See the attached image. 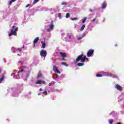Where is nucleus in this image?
I'll return each mask as SVG.
<instances>
[{
  "mask_svg": "<svg viewBox=\"0 0 124 124\" xmlns=\"http://www.w3.org/2000/svg\"><path fill=\"white\" fill-rule=\"evenodd\" d=\"M70 17V14L67 13L66 15V18H69Z\"/></svg>",
  "mask_w": 124,
  "mask_h": 124,
  "instance_id": "nucleus-18",
  "label": "nucleus"
},
{
  "mask_svg": "<svg viewBox=\"0 0 124 124\" xmlns=\"http://www.w3.org/2000/svg\"><path fill=\"white\" fill-rule=\"evenodd\" d=\"M59 54L60 55H61L62 58V61H64V62H66V59H64L65 58H66V53L60 52Z\"/></svg>",
  "mask_w": 124,
  "mask_h": 124,
  "instance_id": "nucleus-3",
  "label": "nucleus"
},
{
  "mask_svg": "<svg viewBox=\"0 0 124 124\" xmlns=\"http://www.w3.org/2000/svg\"><path fill=\"white\" fill-rule=\"evenodd\" d=\"M87 21V17H85L83 20H82V24H85V22Z\"/></svg>",
  "mask_w": 124,
  "mask_h": 124,
  "instance_id": "nucleus-19",
  "label": "nucleus"
},
{
  "mask_svg": "<svg viewBox=\"0 0 124 124\" xmlns=\"http://www.w3.org/2000/svg\"><path fill=\"white\" fill-rule=\"evenodd\" d=\"M112 76H113L114 77H117V75L112 74Z\"/></svg>",
  "mask_w": 124,
  "mask_h": 124,
  "instance_id": "nucleus-35",
  "label": "nucleus"
},
{
  "mask_svg": "<svg viewBox=\"0 0 124 124\" xmlns=\"http://www.w3.org/2000/svg\"><path fill=\"white\" fill-rule=\"evenodd\" d=\"M12 49L14 50V53L15 52V50H15V48L13 47V48H12Z\"/></svg>",
  "mask_w": 124,
  "mask_h": 124,
  "instance_id": "nucleus-34",
  "label": "nucleus"
},
{
  "mask_svg": "<svg viewBox=\"0 0 124 124\" xmlns=\"http://www.w3.org/2000/svg\"><path fill=\"white\" fill-rule=\"evenodd\" d=\"M117 124H122V123H120V122H118V123H117Z\"/></svg>",
  "mask_w": 124,
  "mask_h": 124,
  "instance_id": "nucleus-42",
  "label": "nucleus"
},
{
  "mask_svg": "<svg viewBox=\"0 0 124 124\" xmlns=\"http://www.w3.org/2000/svg\"><path fill=\"white\" fill-rule=\"evenodd\" d=\"M61 64H62V65H65V66H67V67L68 66V65L66 64V63L64 62H61Z\"/></svg>",
  "mask_w": 124,
  "mask_h": 124,
  "instance_id": "nucleus-17",
  "label": "nucleus"
},
{
  "mask_svg": "<svg viewBox=\"0 0 124 124\" xmlns=\"http://www.w3.org/2000/svg\"><path fill=\"white\" fill-rule=\"evenodd\" d=\"M16 51H18L19 53H21L22 52V48H17Z\"/></svg>",
  "mask_w": 124,
  "mask_h": 124,
  "instance_id": "nucleus-22",
  "label": "nucleus"
},
{
  "mask_svg": "<svg viewBox=\"0 0 124 124\" xmlns=\"http://www.w3.org/2000/svg\"><path fill=\"white\" fill-rule=\"evenodd\" d=\"M58 15H59L58 16H59V18L62 19V14L59 13Z\"/></svg>",
  "mask_w": 124,
  "mask_h": 124,
  "instance_id": "nucleus-27",
  "label": "nucleus"
},
{
  "mask_svg": "<svg viewBox=\"0 0 124 124\" xmlns=\"http://www.w3.org/2000/svg\"><path fill=\"white\" fill-rule=\"evenodd\" d=\"M96 77H102V75H101V74H97Z\"/></svg>",
  "mask_w": 124,
  "mask_h": 124,
  "instance_id": "nucleus-28",
  "label": "nucleus"
},
{
  "mask_svg": "<svg viewBox=\"0 0 124 124\" xmlns=\"http://www.w3.org/2000/svg\"><path fill=\"white\" fill-rule=\"evenodd\" d=\"M42 43V48H44L46 47V43H45V40H44L43 41H41Z\"/></svg>",
  "mask_w": 124,
  "mask_h": 124,
  "instance_id": "nucleus-10",
  "label": "nucleus"
},
{
  "mask_svg": "<svg viewBox=\"0 0 124 124\" xmlns=\"http://www.w3.org/2000/svg\"><path fill=\"white\" fill-rule=\"evenodd\" d=\"M82 38H83V37H79L78 38V40H81V39H82Z\"/></svg>",
  "mask_w": 124,
  "mask_h": 124,
  "instance_id": "nucleus-32",
  "label": "nucleus"
},
{
  "mask_svg": "<svg viewBox=\"0 0 124 124\" xmlns=\"http://www.w3.org/2000/svg\"><path fill=\"white\" fill-rule=\"evenodd\" d=\"M89 11L90 12H93V10H92V9H90Z\"/></svg>",
  "mask_w": 124,
  "mask_h": 124,
  "instance_id": "nucleus-38",
  "label": "nucleus"
},
{
  "mask_svg": "<svg viewBox=\"0 0 124 124\" xmlns=\"http://www.w3.org/2000/svg\"><path fill=\"white\" fill-rule=\"evenodd\" d=\"M4 79V75H3L2 76V77L1 78H0V84H1L2 83V81Z\"/></svg>",
  "mask_w": 124,
  "mask_h": 124,
  "instance_id": "nucleus-13",
  "label": "nucleus"
},
{
  "mask_svg": "<svg viewBox=\"0 0 124 124\" xmlns=\"http://www.w3.org/2000/svg\"><path fill=\"white\" fill-rule=\"evenodd\" d=\"M18 31V28L16 27L15 29V30L14 31H16V32Z\"/></svg>",
  "mask_w": 124,
  "mask_h": 124,
  "instance_id": "nucleus-31",
  "label": "nucleus"
},
{
  "mask_svg": "<svg viewBox=\"0 0 124 124\" xmlns=\"http://www.w3.org/2000/svg\"><path fill=\"white\" fill-rule=\"evenodd\" d=\"M49 27L51 31H52L53 29H54V21L52 20L51 21V24L49 25Z\"/></svg>",
  "mask_w": 124,
  "mask_h": 124,
  "instance_id": "nucleus-8",
  "label": "nucleus"
},
{
  "mask_svg": "<svg viewBox=\"0 0 124 124\" xmlns=\"http://www.w3.org/2000/svg\"><path fill=\"white\" fill-rule=\"evenodd\" d=\"M61 4L62 5H66V4H67V3H66V2H62Z\"/></svg>",
  "mask_w": 124,
  "mask_h": 124,
  "instance_id": "nucleus-26",
  "label": "nucleus"
},
{
  "mask_svg": "<svg viewBox=\"0 0 124 124\" xmlns=\"http://www.w3.org/2000/svg\"><path fill=\"white\" fill-rule=\"evenodd\" d=\"M107 5V4H106V3H105V2H104L102 4V8L103 9H104L106 8Z\"/></svg>",
  "mask_w": 124,
  "mask_h": 124,
  "instance_id": "nucleus-12",
  "label": "nucleus"
},
{
  "mask_svg": "<svg viewBox=\"0 0 124 124\" xmlns=\"http://www.w3.org/2000/svg\"><path fill=\"white\" fill-rule=\"evenodd\" d=\"M0 71H1V70L0 69Z\"/></svg>",
  "mask_w": 124,
  "mask_h": 124,
  "instance_id": "nucleus-45",
  "label": "nucleus"
},
{
  "mask_svg": "<svg viewBox=\"0 0 124 124\" xmlns=\"http://www.w3.org/2000/svg\"><path fill=\"white\" fill-rule=\"evenodd\" d=\"M53 71L56 73H58V74H61V72H60L57 66H53Z\"/></svg>",
  "mask_w": 124,
  "mask_h": 124,
  "instance_id": "nucleus-6",
  "label": "nucleus"
},
{
  "mask_svg": "<svg viewBox=\"0 0 124 124\" xmlns=\"http://www.w3.org/2000/svg\"><path fill=\"white\" fill-rule=\"evenodd\" d=\"M80 61L81 62H85V61H86V62H89V59L86 57V56H84L83 53H81L76 58L75 62H80Z\"/></svg>",
  "mask_w": 124,
  "mask_h": 124,
  "instance_id": "nucleus-1",
  "label": "nucleus"
},
{
  "mask_svg": "<svg viewBox=\"0 0 124 124\" xmlns=\"http://www.w3.org/2000/svg\"><path fill=\"white\" fill-rule=\"evenodd\" d=\"M12 30H13L14 29H15V26H13L12 27Z\"/></svg>",
  "mask_w": 124,
  "mask_h": 124,
  "instance_id": "nucleus-37",
  "label": "nucleus"
},
{
  "mask_svg": "<svg viewBox=\"0 0 124 124\" xmlns=\"http://www.w3.org/2000/svg\"><path fill=\"white\" fill-rule=\"evenodd\" d=\"M36 84H43V85H44V84H45V81L41 80H39L36 81Z\"/></svg>",
  "mask_w": 124,
  "mask_h": 124,
  "instance_id": "nucleus-11",
  "label": "nucleus"
},
{
  "mask_svg": "<svg viewBox=\"0 0 124 124\" xmlns=\"http://www.w3.org/2000/svg\"><path fill=\"white\" fill-rule=\"evenodd\" d=\"M29 6H30V4H28L26 6V8L29 7Z\"/></svg>",
  "mask_w": 124,
  "mask_h": 124,
  "instance_id": "nucleus-36",
  "label": "nucleus"
},
{
  "mask_svg": "<svg viewBox=\"0 0 124 124\" xmlns=\"http://www.w3.org/2000/svg\"><path fill=\"white\" fill-rule=\"evenodd\" d=\"M22 48H25V46L23 45Z\"/></svg>",
  "mask_w": 124,
  "mask_h": 124,
  "instance_id": "nucleus-43",
  "label": "nucleus"
},
{
  "mask_svg": "<svg viewBox=\"0 0 124 124\" xmlns=\"http://www.w3.org/2000/svg\"><path fill=\"white\" fill-rule=\"evenodd\" d=\"M43 94H45V95H47V94H48V93H47V91H45L44 92H43Z\"/></svg>",
  "mask_w": 124,
  "mask_h": 124,
  "instance_id": "nucleus-25",
  "label": "nucleus"
},
{
  "mask_svg": "<svg viewBox=\"0 0 124 124\" xmlns=\"http://www.w3.org/2000/svg\"><path fill=\"white\" fill-rule=\"evenodd\" d=\"M108 76H113V74L108 73Z\"/></svg>",
  "mask_w": 124,
  "mask_h": 124,
  "instance_id": "nucleus-29",
  "label": "nucleus"
},
{
  "mask_svg": "<svg viewBox=\"0 0 124 124\" xmlns=\"http://www.w3.org/2000/svg\"><path fill=\"white\" fill-rule=\"evenodd\" d=\"M38 95H40V93H38Z\"/></svg>",
  "mask_w": 124,
  "mask_h": 124,
  "instance_id": "nucleus-44",
  "label": "nucleus"
},
{
  "mask_svg": "<svg viewBox=\"0 0 124 124\" xmlns=\"http://www.w3.org/2000/svg\"><path fill=\"white\" fill-rule=\"evenodd\" d=\"M77 65L78 66H83V65H84V64H82L81 63H78Z\"/></svg>",
  "mask_w": 124,
  "mask_h": 124,
  "instance_id": "nucleus-24",
  "label": "nucleus"
},
{
  "mask_svg": "<svg viewBox=\"0 0 124 124\" xmlns=\"http://www.w3.org/2000/svg\"><path fill=\"white\" fill-rule=\"evenodd\" d=\"M115 88L116 89H117V90H118V91H120V92H122V91H123V87L119 84H116L115 85Z\"/></svg>",
  "mask_w": 124,
  "mask_h": 124,
  "instance_id": "nucleus-7",
  "label": "nucleus"
},
{
  "mask_svg": "<svg viewBox=\"0 0 124 124\" xmlns=\"http://www.w3.org/2000/svg\"><path fill=\"white\" fill-rule=\"evenodd\" d=\"M39 40V37H37L35 38L33 41V43H34V46H35V45L36 43L38 42V41Z\"/></svg>",
  "mask_w": 124,
  "mask_h": 124,
  "instance_id": "nucleus-9",
  "label": "nucleus"
},
{
  "mask_svg": "<svg viewBox=\"0 0 124 124\" xmlns=\"http://www.w3.org/2000/svg\"><path fill=\"white\" fill-rule=\"evenodd\" d=\"M12 2H13L11 0L9 2V5H11V3H12Z\"/></svg>",
  "mask_w": 124,
  "mask_h": 124,
  "instance_id": "nucleus-30",
  "label": "nucleus"
},
{
  "mask_svg": "<svg viewBox=\"0 0 124 124\" xmlns=\"http://www.w3.org/2000/svg\"><path fill=\"white\" fill-rule=\"evenodd\" d=\"M12 35H15V36H17V32L12 30L11 32L9 33V36H11Z\"/></svg>",
  "mask_w": 124,
  "mask_h": 124,
  "instance_id": "nucleus-5",
  "label": "nucleus"
},
{
  "mask_svg": "<svg viewBox=\"0 0 124 124\" xmlns=\"http://www.w3.org/2000/svg\"><path fill=\"white\" fill-rule=\"evenodd\" d=\"M42 0V1H43V0Z\"/></svg>",
  "mask_w": 124,
  "mask_h": 124,
  "instance_id": "nucleus-46",
  "label": "nucleus"
},
{
  "mask_svg": "<svg viewBox=\"0 0 124 124\" xmlns=\"http://www.w3.org/2000/svg\"><path fill=\"white\" fill-rule=\"evenodd\" d=\"M69 38H70V39L71 38V35H70L69 36Z\"/></svg>",
  "mask_w": 124,
  "mask_h": 124,
  "instance_id": "nucleus-41",
  "label": "nucleus"
},
{
  "mask_svg": "<svg viewBox=\"0 0 124 124\" xmlns=\"http://www.w3.org/2000/svg\"><path fill=\"white\" fill-rule=\"evenodd\" d=\"M113 122H114V121H113V120H108V123L110 124H113Z\"/></svg>",
  "mask_w": 124,
  "mask_h": 124,
  "instance_id": "nucleus-21",
  "label": "nucleus"
},
{
  "mask_svg": "<svg viewBox=\"0 0 124 124\" xmlns=\"http://www.w3.org/2000/svg\"><path fill=\"white\" fill-rule=\"evenodd\" d=\"M13 2H14V1H16V0H11Z\"/></svg>",
  "mask_w": 124,
  "mask_h": 124,
  "instance_id": "nucleus-39",
  "label": "nucleus"
},
{
  "mask_svg": "<svg viewBox=\"0 0 124 124\" xmlns=\"http://www.w3.org/2000/svg\"><path fill=\"white\" fill-rule=\"evenodd\" d=\"M96 21V23H97L98 22V19H97V18L95 17L93 20L92 22L93 23H94V22H95Z\"/></svg>",
  "mask_w": 124,
  "mask_h": 124,
  "instance_id": "nucleus-15",
  "label": "nucleus"
},
{
  "mask_svg": "<svg viewBox=\"0 0 124 124\" xmlns=\"http://www.w3.org/2000/svg\"><path fill=\"white\" fill-rule=\"evenodd\" d=\"M93 52H94V50L93 49H90L87 53V56L88 57H90L93 54Z\"/></svg>",
  "mask_w": 124,
  "mask_h": 124,
  "instance_id": "nucleus-4",
  "label": "nucleus"
},
{
  "mask_svg": "<svg viewBox=\"0 0 124 124\" xmlns=\"http://www.w3.org/2000/svg\"><path fill=\"white\" fill-rule=\"evenodd\" d=\"M39 0H34L33 1V4H35V3L38 2V1H39Z\"/></svg>",
  "mask_w": 124,
  "mask_h": 124,
  "instance_id": "nucleus-20",
  "label": "nucleus"
},
{
  "mask_svg": "<svg viewBox=\"0 0 124 124\" xmlns=\"http://www.w3.org/2000/svg\"><path fill=\"white\" fill-rule=\"evenodd\" d=\"M86 27V26L84 25V24H83V25H82V26L81 27V28H80V31H84V29H85V27Z\"/></svg>",
  "mask_w": 124,
  "mask_h": 124,
  "instance_id": "nucleus-16",
  "label": "nucleus"
},
{
  "mask_svg": "<svg viewBox=\"0 0 124 124\" xmlns=\"http://www.w3.org/2000/svg\"><path fill=\"white\" fill-rule=\"evenodd\" d=\"M72 21H75V20H78V18L77 17H74L71 18Z\"/></svg>",
  "mask_w": 124,
  "mask_h": 124,
  "instance_id": "nucleus-23",
  "label": "nucleus"
},
{
  "mask_svg": "<svg viewBox=\"0 0 124 124\" xmlns=\"http://www.w3.org/2000/svg\"><path fill=\"white\" fill-rule=\"evenodd\" d=\"M39 91H40V92H41V91H42V89L40 88V89H39Z\"/></svg>",
  "mask_w": 124,
  "mask_h": 124,
  "instance_id": "nucleus-40",
  "label": "nucleus"
},
{
  "mask_svg": "<svg viewBox=\"0 0 124 124\" xmlns=\"http://www.w3.org/2000/svg\"><path fill=\"white\" fill-rule=\"evenodd\" d=\"M40 56L41 57H43L44 60H45V58H46V56H47V52L46 50H42L40 51Z\"/></svg>",
  "mask_w": 124,
  "mask_h": 124,
  "instance_id": "nucleus-2",
  "label": "nucleus"
},
{
  "mask_svg": "<svg viewBox=\"0 0 124 124\" xmlns=\"http://www.w3.org/2000/svg\"><path fill=\"white\" fill-rule=\"evenodd\" d=\"M41 77H42V73H41V72H39L38 74L37 78H39Z\"/></svg>",
  "mask_w": 124,
  "mask_h": 124,
  "instance_id": "nucleus-14",
  "label": "nucleus"
},
{
  "mask_svg": "<svg viewBox=\"0 0 124 124\" xmlns=\"http://www.w3.org/2000/svg\"><path fill=\"white\" fill-rule=\"evenodd\" d=\"M18 72H24V70L23 69H22L21 71H19Z\"/></svg>",
  "mask_w": 124,
  "mask_h": 124,
  "instance_id": "nucleus-33",
  "label": "nucleus"
}]
</instances>
